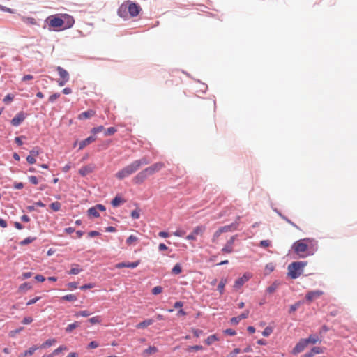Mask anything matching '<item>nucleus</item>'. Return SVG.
<instances>
[{"mask_svg":"<svg viewBox=\"0 0 357 357\" xmlns=\"http://www.w3.org/2000/svg\"><path fill=\"white\" fill-rule=\"evenodd\" d=\"M292 249L300 257L312 255L317 250V243L313 238H306L294 243Z\"/></svg>","mask_w":357,"mask_h":357,"instance_id":"nucleus-1","label":"nucleus"},{"mask_svg":"<svg viewBox=\"0 0 357 357\" xmlns=\"http://www.w3.org/2000/svg\"><path fill=\"white\" fill-rule=\"evenodd\" d=\"M141 7L130 1L123 2L118 9V15L124 20L136 17L141 11Z\"/></svg>","mask_w":357,"mask_h":357,"instance_id":"nucleus-2","label":"nucleus"},{"mask_svg":"<svg viewBox=\"0 0 357 357\" xmlns=\"http://www.w3.org/2000/svg\"><path fill=\"white\" fill-rule=\"evenodd\" d=\"M149 162L145 158H142L139 160H136L131 162L130 165L126 166L125 167L117 172L116 174H115V176L119 180H122L124 178L128 177L129 176L136 172L137 170L139 169L142 165H148Z\"/></svg>","mask_w":357,"mask_h":357,"instance_id":"nucleus-3","label":"nucleus"},{"mask_svg":"<svg viewBox=\"0 0 357 357\" xmlns=\"http://www.w3.org/2000/svg\"><path fill=\"white\" fill-rule=\"evenodd\" d=\"M165 167V164L162 162H158L152 165L145 168L139 172L133 178L132 182L135 184L142 183L149 176L154 174L155 172L160 171Z\"/></svg>","mask_w":357,"mask_h":357,"instance_id":"nucleus-4","label":"nucleus"},{"mask_svg":"<svg viewBox=\"0 0 357 357\" xmlns=\"http://www.w3.org/2000/svg\"><path fill=\"white\" fill-rule=\"evenodd\" d=\"M306 261H294L288 266V275L296 279L298 278L303 273V268L307 265Z\"/></svg>","mask_w":357,"mask_h":357,"instance_id":"nucleus-5","label":"nucleus"},{"mask_svg":"<svg viewBox=\"0 0 357 357\" xmlns=\"http://www.w3.org/2000/svg\"><path fill=\"white\" fill-rule=\"evenodd\" d=\"M50 28L61 29L64 24V20L57 15H50L45 20Z\"/></svg>","mask_w":357,"mask_h":357,"instance_id":"nucleus-6","label":"nucleus"},{"mask_svg":"<svg viewBox=\"0 0 357 357\" xmlns=\"http://www.w3.org/2000/svg\"><path fill=\"white\" fill-rule=\"evenodd\" d=\"M237 226H238L237 223H231V225H225V226L220 227L214 233L213 236V241L215 242L222 233L229 232V231H232L236 230L237 229Z\"/></svg>","mask_w":357,"mask_h":357,"instance_id":"nucleus-7","label":"nucleus"},{"mask_svg":"<svg viewBox=\"0 0 357 357\" xmlns=\"http://www.w3.org/2000/svg\"><path fill=\"white\" fill-rule=\"evenodd\" d=\"M206 231V227L204 225L197 226L193 229V231L186 236V239L189 241H195L197 236H202Z\"/></svg>","mask_w":357,"mask_h":357,"instance_id":"nucleus-8","label":"nucleus"},{"mask_svg":"<svg viewBox=\"0 0 357 357\" xmlns=\"http://www.w3.org/2000/svg\"><path fill=\"white\" fill-rule=\"evenodd\" d=\"M56 70L61 78V79L58 81V84L60 86H63L69 81V73L61 66H58Z\"/></svg>","mask_w":357,"mask_h":357,"instance_id":"nucleus-9","label":"nucleus"},{"mask_svg":"<svg viewBox=\"0 0 357 357\" xmlns=\"http://www.w3.org/2000/svg\"><path fill=\"white\" fill-rule=\"evenodd\" d=\"M252 277L250 273H245L243 276L238 278L234 284V288L238 290L246 282H248Z\"/></svg>","mask_w":357,"mask_h":357,"instance_id":"nucleus-10","label":"nucleus"},{"mask_svg":"<svg viewBox=\"0 0 357 357\" xmlns=\"http://www.w3.org/2000/svg\"><path fill=\"white\" fill-rule=\"evenodd\" d=\"M236 239V236H232L221 250L223 253H231L234 250V243Z\"/></svg>","mask_w":357,"mask_h":357,"instance_id":"nucleus-11","label":"nucleus"},{"mask_svg":"<svg viewBox=\"0 0 357 357\" xmlns=\"http://www.w3.org/2000/svg\"><path fill=\"white\" fill-rule=\"evenodd\" d=\"M324 294V292L321 290L310 291L305 295V299L311 303L313 301L319 298Z\"/></svg>","mask_w":357,"mask_h":357,"instance_id":"nucleus-12","label":"nucleus"},{"mask_svg":"<svg viewBox=\"0 0 357 357\" xmlns=\"http://www.w3.org/2000/svg\"><path fill=\"white\" fill-rule=\"evenodd\" d=\"M307 346L305 339H301L292 349L293 354H297L302 352Z\"/></svg>","mask_w":357,"mask_h":357,"instance_id":"nucleus-13","label":"nucleus"},{"mask_svg":"<svg viewBox=\"0 0 357 357\" xmlns=\"http://www.w3.org/2000/svg\"><path fill=\"white\" fill-rule=\"evenodd\" d=\"M26 118V114L23 112H18L11 120V124L14 126H18Z\"/></svg>","mask_w":357,"mask_h":357,"instance_id":"nucleus-14","label":"nucleus"},{"mask_svg":"<svg viewBox=\"0 0 357 357\" xmlns=\"http://www.w3.org/2000/svg\"><path fill=\"white\" fill-rule=\"evenodd\" d=\"M139 263H140L139 260L134 261V262H131V263L121 262V263H119V264H116V268H136L139 264Z\"/></svg>","mask_w":357,"mask_h":357,"instance_id":"nucleus-15","label":"nucleus"},{"mask_svg":"<svg viewBox=\"0 0 357 357\" xmlns=\"http://www.w3.org/2000/svg\"><path fill=\"white\" fill-rule=\"evenodd\" d=\"M249 310H245L242 314L236 317H232L231 319V323L232 324L236 325L239 323V321L242 319H246L249 315Z\"/></svg>","mask_w":357,"mask_h":357,"instance_id":"nucleus-16","label":"nucleus"},{"mask_svg":"<svg viewBox=\"0 0 357 357\" xmlns=\"http://www.w3.org/2000/svg\"><path fill=\"white\" fill-rule=\"evenodd\" d=\"M96 114V112L93 109H89L86 112H82L78 116V119L83 120L86 119H90L94 116Z\"/></svg>","mask_w":357,"mask_h":357,"instance_id":"nucleus-17","label":"nucleus"},{"mask_svg":"<svg viewBox=\"0 0 357 357\" xmlns=\"http://www.w3.org/2000/svg\"><path fill=\"white\" fill-rule=\"evenodd\" d=\"M94 141H96V137H94L93 136H90V137H87L84 140H82V142H79V150L83 149L85 146H86L87 145L93 142Z\"/></svg>","mask_w":357,"mask_h":357,"instance_id":"nucleus-18","label":"nucleus"},{"mask_svg":"<svg viewBox=\"0 0 357 357\" xmlns=\"http://www.w3.org/2000/svg\"><path fill=\"white\" fill-rule=\"evenodd\" d=\"M158 351V349L155 346H150L146 349L144 350L142 355L144 357H149L151 355H153Z\"/></svg>","mask_w":357,"mask_h":357,"instance_id":"nucleus-19","label":"nucleus"},{"mask_svg":"<svg viewBox=\"0 0 357 357\" xmlns=\"http://www.w3.org/2000/svg\"><path fill=\"white\" fill-rule=\"evenodd\" d=\"M93 171V166H91V165H86V166L82 167L81 169H79V173L82 176H86L87 174L91 173Z\"/></svg>","mask_w":357,"mask_h":357,"instance_id":"nucleus-20","label":"nucleus"},{"mask_svg":"<svg viewBox=\"0 0 357 357\" xmlns=\"http://www.w3.org/2000/svg\"><path fill=\"white\" fill-rule=\"evenodd\" d=\"M39 347L36 345L31 347L28 350H26L24 353L21 354L20 357H26L30 356L33 354V353L38 349Z\"/></svg>","mask_w":357,"mask_h":357,"instance_id":"nucleus-21","label":"nucleus"},{"mask_svg":"<svg viewBox=\"0 0 357 357\" xmlns=\"http://www.w3.org/2000/svg\"><path fill=\"white\" fill-rule=\"evenodd\" d=\"M153 324V320L151 319H146L140 323H139L136 327L137 328H139V329H142V328H146L147 326L151 325Z\"/></svg>","mask_w":357,"mask_h":357,"instance_id":"nucleus-22","label":"nucleus"},{"mask_svg":"<svg viewBox=\"0 0 357 357\" xmlns=\"http://www.w3.org/2000/svg\"><path fill=\"white\" fill-rule=\"evenodd\" d=\"M124 202H126V200L123 199L122 197H119V196H116L113 200L112 201V205L114 206V207H117L119 206L121 204H123Z\"/></svg>","mask_w":357,"mask_h":357,"instance_id":"nucleus-23","label":"nucleus"},{"mask_svg":"<svg viewBox=\"0 0 357 357\" xmlns=\"http://www.w3.org/2000/svg\"><path fill=\"white\" fill-rule=\"evenodd\" d=\"M227 282V280L226 278H222L220 282H219L218 285V290L220 292V294H222L224 293L225 287Z\"/></svg>","mask_w":357,"mask_h":357,"instance_id":"nucleus-24","label":"nucleus"},{"mask_svg":"<svg viewBox=\"0 0 357 357\" xmlns=\"http://www.w3.org/2000/svg\"><path fill=\"white\" fill-rule=\"evenodd\" d=\"M138 238L136 236L130 235L126 240L128 245H135L138 242Z\"/></svg>","mask_w":357,"mask_h":357,"instance_id":"nucleus-25","label":"nucleus"},{"mask_svg":"<svg viewBox=\"0 0 357 357\" xmlns=\"http://www.w3.org/2000/svg\"><path fill=\"white\" fill-rule=\"evenodd\" d=\"M56 342V340L54 338L52 339H48L45 342H43L41 345H40V348L42 349H45L47 347H49L53 344H54Z\"/></svg>","mask_w":357,"mask_h":357,"instance_id":"nucleus-26","label":"nucleus"},{"mask_svg":"<svg viewBox=\"0 0 357 357\" xmlns=\"http://www.w3.org/2000/svg\"><path fill=\"white\" fill-rule=\"evenodd\" d=\"M307 341V344L308 345L309 343L315 344L317 343L319 339V337L317 335H310L308 338L305 339Z\"/></svg>","mask_w":357,"mask_h":357,"instance_id":"nucleus-27","label":"nucleus"},{"mask_svg":"<svg viewBox=\"0 0 357 357\" xmlns=\"http://www.w3.org/2000/svg\"><path fill=\"white\" fill-rule=\"evenodd\" d=\"M182 272V267L180 264L177 263L172 269V273L174 275H178Z\"/></svg>","mask_w":357,"mask_h":357,"instance_id":"nucleus-28","label":"nucleus"},{"mask_svg":"<svg viewBox=\"0 0 357 357\" xmlns=\"http://www.w3.org/2000/svg\"><path fill=\"white\" fill-rule=\"evenodd\" d=\"M88 213L89 215L98 218L100 216V214L98 213V211L96 206L91 207L88 210Z\"/></svg>","mask_w":357,"mask_h":357,"instance_id":"nucleus-29","label":"nucleus"},{"mask_svg":"<svg viewBox=\"0 0 357 357\" xmlns=\"http://www.w3.org/2000/svg\"><path fill=\"white\" fill-rule=\"evenodd\" d=\"M80 326V324L79 322L78 321H75L74 323L73 324H69L67 328H66V331L68 332V333H70L73 330H74L75 328L79 327Z\"/></svg>","mask_w":357,"mask_h":357,"instance_id":"nucleus-30","label":"nucleus"},{"mask_svg":"<svg viewBox=\"0 0 357 357\" xmlns=\"http://www.w3.org/2000/svg\"><path fill=\"white\" fill-rule=\"evenodd\" d=\"M217 340H218V338L217 337V336L215 335H212L208 336L206 338V340H205V342L206 344L210 345Z\"/></svg>","mask_w":357,"mask_h":357,"instance_id":"nucleus-31","label":"nucleus"},{"mask_svg":"<svg viewBox=\"0 0 357 357\" xmlns=\"http://www.w3.org/2000/svg\"><path fill=\"white\" fill-rule=\"evenodd\" d=\"M82 271V268H79V265H75V267H73L70 271L69 274L71 275H77Z\"/></svg>","mask_w":357,"mask_h":357,"instance_id":"nucleus-32","label":"nucleus"},{"mask_svg":"<svg viewBox=\"0 0 357 357\" xmlns=\"http://www.w3.org/2000/svg\"><path fill=\"white\" fill-rule=\"evenodd\" d=\"M32 288L31 285L28 282H24L19 287V290L22 291H26Z\"/></svg>","mask_w":357,"mask_h":357,"instance_id":"nucleus-33","label":"nucleus"},{"mask_svg":"<svg viewBox=\"0 0 357 357\" xmlns=\"http://www.w3.org/2000/svg\"><path fill=\"white\" fill-rule=\"evenodd\" d=\"M61 299L67 301H75L77 298L74 294H68L61 297Z\"/></svg>","mask_w":357,"mask_h":357,"instance_id":"nucleus-34","label":"nucleus"},{"mask_svg":"<svg viewBox=\"0 0 357 357\" xmlns=\"http://www.w3.org/2000/svg\"><path fill=\"white\" fill-rule=\"evenodd\" d=\"M66 350H67V347H65V346H60L57 349L54 350L52 354H50V355H52V357H53V356H54L56 355H58L62 351H66Z\"/></svg>","mask_w":357,"mask_h":357,"instance_id":"nucleus-35","label":"nucleus"},{"mask_svg":"<svg viewBox=\"0 0 357 357\" xmlns=\"http://www.w3.org/2000/svg\"><path fill=\"white\" fill-rule=\"evenodd\" d=\"M202 349H203V347L202 346L195 345V346L188 347L186 349V351H188V352H192V351H196L202 350Z\"/></svg>","mask_w":357,"mask_h":357,"instance_id":"nucleus-36","label":"nucleus"},{"mask_svg":"<svg viewBox=\"0 0 357 357\" xmlns=\"http://www.w3.org/2000/svg\"><path fill=\"white\" fill-rule=\"evenodd\" d=\"M50 206L54 211H59L61 208V204L59 202H55L52 203Z\"/></svg>","mask_w":357,"mask_h":357,"instance_id":"nucleus-37","label":"nucleus"},{"mask_svg":"<svg viewBox=\"0 0 357 357\" xmlns=\"http://www.w3.org/2000/svg\"><path fill=\"white\" fill-rule=\"evenodd\" d=\"M274 269H275V266L273 263H269V264H266V266L265 267L266 274L271 273L272 271H273Z\"/></svg>","mask_w":357,"mask_h":357,"instance_id":"nucleus-38","label":"nucleus"},{"mask_svg":"<svg viewBox=\"0 0 357 357\" xmlns=\"http://www.w3.org/2000/svg\"><path fill=\"white\" fill-rule=\"evenodd\" d=\"M117 131V130L114 128V127H110L109 128H107L105 132V136H110V135H114L116 132Z\"/></svg>","mask_w":357,"mask_h":357,"instance_id":"nucleus-39","label":"nucleus"},{"mask_svg":"<svg viewBox=\"0 0 357 357\" xmlns=\"http://www.w3.org/2000/svg\"><path fill=\"white\" fill-rule=\"evenodd\" d=\"M91 314V313L90 312H89L87 310H83V311H79V312H77L75 314V317H78L81 316V317H86Z\"/></svg>","mask_w":357,"mask_h":357,"instance_id":"nucleus-40","label":"nucleus"},{"mask_svg":"<svg viewBox=\"0 0 357 357\" xmlns=\"http://www.w3.org/2000/svg\"><path fill=\"white\" fill-rule=\"evenodd\" d=\"M22 20L24 23L30 24H36V21L33 17H23Z\"/></svg>","mask_w":357,"mask_h":357,"instance_id":"nucleus-41","label":"nucleus"},{"mask_svg":"<svg viewBox=\"0 0 357 357\" xmlns=\"http://www.w3.org/2000/svg\"><path fill=\"white\" fill-rule=\"evenodd\" d=\"M89 321L92 324H99L101 321L100 317L96 316L90 318Z\"/></svg>","mask_w":357,"mask_h":357,"instance_id":"nucleus-42","label":"nucleus"},{"mask_svg":"<svg viewBox=\"0 0 357 357\" xmlns=\"http://www.w3.org/2000/svg\"><path fill=\"white\" fill-rule=\"evenodd\" d=\"M241 352V351L239 348H236L229 353L227 357H236L237 354H240Z\"/></svg>","mask_w":357,"mask_h":357,"instance_id":"nucleus-43","label":"nucleus"},{"mask_svg":"<svg viewBox=\"0 0 357 357\" xmlns=\"http://www.w3.org/2000/svg\"><path fill=\"white\" fill-rule=\"evenodd\" d=\"M278 288V284L275 283L272 284L271 286H269L266 291L269 294L273 293Z\"/></svg>","mask_w":357,"mask_h":357,"instance_id":"nucleus-44","label":"nucleus"},{"mask_svg":"<svg viewBox=\"0 0 357 357\" xmlns=\"http://www.w3.org/2000/svg\"><path fill=\"white\" fill-rule=\"evenodd\" d=\"M272 332H273V329L271 327H266L262 332V335L264 337H268V335H270L272 333Z\"/></svg>","mask_w":357,"mask_h":357,"instance_id":"nucleus-45","label":"nucleus"},{"mask_svg":"<svg viewBox=\"0 0 357 357\" xmlns=\"http://www.w3.org/2000/svg\"><path fill=\"white\" fill-rule=\"evenodd\" d=\"M271 245V241L269 240H263L260 242V246L262 248H268Z\"/></svg>","mask_w":357,"mask_h":357,"instance_id":"nucleus-46","label":"nucleus"},{"mask_svg":"<svg viewBox=\"0 0 357 357\" xmlns=\"http://www.w3.org/2000/svg\"><path fill=\"white\" fill-rule=\"evenodd\" d=\"M63 17L68 19V20H67L68 27L72 26L73 24H74V19L68 15H64Z\"/></svg>","mask_w":357,"mask_h":357,"instance_id":"nucleus-47","label":"nucleus"},{"mask_svg":"<svg viewBox=\"0 0 357 357\" xmlns=\"http://www.w3.org/2000/svg\"><path fill=\"white\" fill-rule=\"evenodd\" d=\"M162 291V288L160 286H156L153 288L152 294L154 295H157L160 294Z\"/></svg>","mask_w":357,"mask_h":357,"instance_id":"nucleus-48","label":"nucleus"},{"mask_svg":"<svg viewBox=\"0 0 357 357\" xmlns=\"http://www.w3.org/2000/svg\"><path fill=\"white\" fill-rule=\"evenodd\" d=\"M40 154V149L38 147H35L32 150L30 151V155L36 157Z\"/></svg>","mask_w":357,"mask_h":357,"instance_id":"nucleus-49","label":"nucleus"},{"mask_svg":"<svg viewBox=\"0 0 357 357\" xmlns=\"http://www.w3.org/2000/svg\"><path fill=\"white\" fill-rule=\"evenodd\" d=\"M34 238H31V237H28L25 239H24L23 241H22L20 244L21 245H27L30 243H31L32 241H33Z\"/></svg>","mask_w":357,"mask_h":357,"instance_id":"nucleus-50","label":"nucleus"},{"mask_svg":"<svg viewBox=\"0 0 357 357\" xmlns=\"http://www.w3.org/2000/svg\"><path fill=\"white\" fill-rule=\"evenodd\" d=\"M13 96L12 94H7L4 98H3V102L6 103V104H8L9 102H10L13 100Z\"/></svg>","mask_w":357,"mask_h":357,"instance_id":"nucleus-51","label":"nucleus"},{"mask_svg":"<svg viewBox=\"0 0 357 357\" xmlns=\"http://www.w3.org/2000/svg\"><path fill=\"white\" fill-rule=\"evenodd\" d=\"M104 130V127L102 126H98V127H96V128H93L92 130H91V132L93 134H97L98 132H100L101 131H102Z\"/></svg>","mask_w":357,"mask_h":357,"instance_id":"nucleus-52","label":"nucleus"},{"mask_svg":"<svg viewBox=\"0 0 357 357\" xmlns=\"http://www.w3.org/2000/svg\"><path fill=\"white\" fill-rule=\"evenodd\" d=\"M311 351H312L314 355L323 353L322 348L319 347H314L311 349Z\"/></svg>","mask_w":357,"mask_h":357,"instance_id":"nucleus-53","label":"nucleus"},{"mask_svg":"<svg viewBox=\"0 0 357 357\" xmlns=\"http://www.w3.org/2000/svg\"><path fill=\"white\" fill-rule=\"evenodd\" d=\"M59 97H60V93H54L50 96L49 101L51 102H53Z\"/></svg>","mask_w":357,"mask_h":357,"instance_id":"nucleus-54","label":"nucleus"},{"mask_svg":"<svg viewBox=\"0 0 357 357\" xmlns=\"http://www.w3.org/2000/svg\"><path fill=\"white\" fill-rule=\"evenodd\" d=\"M32 321H33V318L32 317H24L23 319V320L22 321V323L23 324L27 325V324H31Z\"/></svg>","mask_w":357,"mask_h":357,"instance_id":"nucleus-55","label":"nucleus"},{"mask_svg":"<svg viewBox=\"0 0 357 357\" xmlns=\"http://www.w3.org/2000/svg\"><path fill=\"white\" fill-rule=\"evenodd\" d=\"M139 215H140L139 211H138V210H134L131 213V217L133 219H138L139 218Z\"/></svg>","mask_w":357,"mask_h":357,"instance_id":"nucleus-56","label":"nucleus"},{"mask_svg":"<svg viewBox=\"0 0 357 357\" xmlns=\"http://www.w3.org/2000/svg\"><path fill=\"white\" fill-rule=\"evenodd\" d=\"M299 306H300L299 303H296L295 304L291 305L289 308V312L291 313V312L296 311L298 308Z\"/></svg>","mask_w":357,"mask_h":357,"instance_id":"nucleus-57","label":"nucleus"},{"mask_svg":"<svg viewBox=\"0 0 357 357\" xmlns=\"http://www.w3.org/2000/svg\"><path fill=\"white\" fill-rule=\"evenodd\" d=\"M98 346H99V344L97 342L92 341L89 344L87 348L88 349H95V348H97Z\"/></svg>","mask_w":357,"mask_h":357,"instance_id":"nucleus-58","label":"nucleus"},{"mask_svg":"<svg viewBox=\"0 0 357 357\" xmlns=\"http://www.w3.org/2000/svg\"><path fill=\"white\" fill-rule=\"evenodd\" d=\"M40 299V296H36V297H35V298H32V299H30V300L27 302L26 305H30L34 304V303H36L37 301H38Z\"/></svg>","mask_w":357,"mask_h":357,"instance_id":"nucleus-59","label":"nucleus"},{"mask_svg":"<svg viewBox=\"0 0 357 357\" xmlns=\"http://www.w3.org/2000/svg\"><path fill=\"white\" fill-rule=\"evenodd\" d=\"M26 161L29 163V164H34L36 163V158L35 157L31 155H29L27 157H26Z\"/></svg>","mask_w":357,"mask_h":357,"instance_id":"nucleus-60","label":"nucleus"},{"mask_svg":"<svg viewBox=\"0 0 357 357\" xmlns=\"http://www.w3.org/2000/svg\"><path fill=\"white\" fill-rule=\"evenodd\" d=\"M29 181H30L31 183H33V184H34V185H37V184L38 183V178H37V177H36V176H29Z\"/></svg>","mask_w":357,"mask_h":357,"instance_id":"nucleus-61","label":"nucleus"},{"mask_svg":"<svg viewBox=\"0 0 357 357\" xmlns=\"http://www.w3.org/2000/svg\"><path fill=\"white\" fill-rule=\"evenodd\" d=\"M185 234V231H183V230H176V231H174L173 233V234L175 236H178V237H181L184 235Z\"/></svg>","mask_w":357,"mask_h":357,"instance_id":"nucleus-62","label":"nucleus"},{"mask_svg":"<svg viewBox=\"0 0 357 357\" xmlns=\"http://www.w3.org/2000/svg\"><path fill=\"white\" fill-rule=\"evenodd\" d=\"M68 287L69 289H75L77 288V283L75 282H69L68 284Z\"/></svg>","mask_w":357,"mask_h":357,"instance_id":"nucleus-63","label":"nucleus"},{"mask_svg":"<svg viewBox=\"0 0 357 357\" xmlns=\"http://www.w3.org/2000/svg\"><path fill=\"white\" fill-rule=\"evenodd\" d=\"M224 332H225V334H227V335H236V331L234 330H233V329H231V328L226 329Z\"/></svg>","mask_w":357,"mask_h":357,"instance_id":"nucleus-64","label":"nucleus"}]
</instances>
